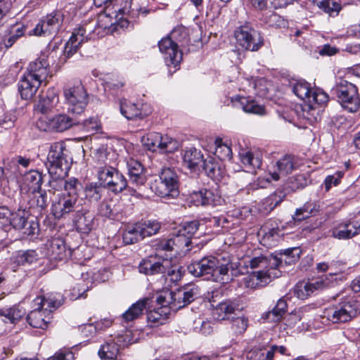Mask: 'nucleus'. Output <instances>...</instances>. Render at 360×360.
<instances>
[{
  "label": "nucleus",
  "instance_id": "obj_54",
  "mask_svg": "<svg viewBox=\"0 0 360 360\" xmlns=\"http://www.w3.org/2000/svg\"><path fill=\"white\" fill-rule=\"evenodd\" d=\"M262 20L268 26L272 27H285L287 26V21L276 13H266L262 16Z\"/></svg>",
  "mask_w": 360,
  "mask_h": 360
},
{
  "label": "nucleus",
  "instance_id": "obj_24",
  "mask_svg": "<svg viewBox=\"0 0 360 360\" xmlns=\"http://www.w3.org/2000/svg\"><path fill=\"white\" fill-rule=\"evenodd\" d=\"M295 168V158L290 155H286L280 158L270 169L269 174L274 181H278L281 176L291 173Z\"/></svg>",
  "mask_w": 360,
  "mask_h": 360
},
{
  "label": "nucleus",
  "instance_id": "obj_29",
  "mask_svg": "<svg viewBox=\"0 0 360 360\" xmlns=\"http://www.w3.org/2000/svg\"><path fill=\"white\" fill-rule=\"evenodd\" d=\"M73 223L78 232L89 233L94 226V216L86 210H77Z\"/></svg>",
  "mask_w": 360,
  "mask_h": 360
},
{
  "label": "nucleus",
  "instance_id": "obj_30",
  "mask_svg": "<svg viewBox=\"0 0 360 360\" xmlns=\"http://www.w3.org/2000/svg\"><path fill=\"white\" fill-rule=\"evenodd\" d=\"M202 169L206 175L214 181H220L225 174L222 162L211 156L203 160Z\"/></svg>",
  "mask_w": 360,
  "mask_h": 360
},
{
  "label": "nucleus",
  "instance_id": "obj_20",
  "mask_svg": "<svg viewBox=\"0 0 360 360\" xmlns=\"http://www.w3.org/2000/svg\"><path fill=\"white\" fill-rule=\"evenodd\" d=\"M331 236L338 240H347L360 233V221H343L330 230Z\"/></svg>",
  "mask_w": 360,
  "mask_h": 360
},
{
  "label": "nucleus",
  "instance_id": "obj_62",
  "mask_svg": "<svg viewBox=\"0 0 360 360\" xmlns=\"http://www.w3.org/2000/svg\"><path fill=\"white\" fill-rule=\"evenodd\" d=\"M173 239L175 246L180 249L188 248L191 243V239L189 236L182 233L179 229L174 234ZM188 250L189 248L187 249V250Z\"/></svg>",
  "mask_w": 360,
  "mask_h": 360
},
{
  "label": "nucleus",
  "instance_id": "obj_1",
  "mask_svg": "<svg viewBox=\"0 0 360 360\" xmlns=\"http://www.w3.org/2000/svg\"><path fill=\"white\" fill-rule=\"evenodd\" d=\"M187 269L195 277L211 275L220 278L223 283H226L232 279V275L229 274V271L233 270V267L229 256L210 255L191 262Z\"/></svg>",
  "mask_w": 360,
  "mask_h": 360
},
{
  "label": "nucleus",
  "instance_id": "obj_45",
  "mask_svg": "<svg viewBox=\"0 0 360 360\" xmlns=\"http://www.w3.org/2000/svg\"><path fill=\"white\" fill-rule=\"evenodd\" d=\"M287 307L288 305L286 301L283 298H281L278 300L276 306L273 308V309L265 313L262 316V318L264 319L269 320L271 322L278 321L286 313Z\"/></svg>",
  "mask_w": 360,
  "mask_h": 360
},
{
  "label": "nucleus",
  "instance_id": "obj_58",
  "mask_svg": "<svg viewBox=\"0 0 360 360\" xmlns=\"http://www.w3.org/2000/svg\"><path fill=\"white\" fill-rule=\"evenodd\" d=\"M81 188V184L76 178H70L66 180L64 186V193L62 194L70 196H75L79 199V191Z\"/></svg>",
  "mask_w": 360,
  "mask_h": 360
},
{
  "label": "nucleus",
  "instance_id": "obj_32",
  "mask_svg": "<svg viewBox=\"0 0 360 360\" xmlns=\"http://www.w3.org/2000/svg\"><path fill=\"white\" fill-rule=\"evenodd\" d=\"M183 162L186 167L192 171L199 169V165L203 163V155L200 150L191 147L182 153Z\"/></svg>",
  "mask_w": 360,
  "mask_h": 360
},
{
  "label": "nucleus",
  "instance_id": "obj_26",
  "mask_svg": "<svg viewBox=\"0 0 360 360\" xmlns=\"http://www.w3.org/2000/svg\"><path fill=\"white\" fill-rule=\"evenodd\" d=\"M46 255L51 260L62 261L68 257L65 243L60 238H53L46 244Z\"/></svg>",
  "mask_w": 360,
  "mask_h": 360
},
{
  "label": "nucleus",
  "instance_id": "obj_34",
  "mask_svg": "<svg viewBox=\"0 0 360 360\" xmlns=\"http://www.w3.org/2000/svg\"><path fill=\"white\" fill-rule=\"evenodd\" d=\"M271 281L269 270L254 271L244 278V283L247 288H256L266 285Z\"/></svg>",
  "mask_w": 360,
  "mask_h": 360
},
{
  "label": "nucleus",
  "instance_id": "obj_18",
  "mask_svg": "<svg viewBox=\"0 0 360 360\" xmlns=\"http://www.w3.org/2000/svg\"><path fill=\"white\" fill-rule=\"evenodd\" d=\"M128 170L129 182L131 187L140 188L144 186L147 181L145 174V169L140 162L133 158H129L126 160Z\"/></svg>",
  "mask_w": 360,
  "mask_h": 360
},
{
  "label": "nucleus",
  "instance_id": "obj_19",
  "mask_svg": "<svg viewBox=\"0 0 360 360\" xmlns=\"http://www.w3.org/2000/svg\"><path fill=\"white\" fill-rule=\"evenodd\" d=\"M24 74L37 79L42 84L45 82L49 74V63L47 57L43 55L30 62Z\"/></svg>",
  "mask_w": 360,
  "mask_h": 360
},
{
  "label": "nucleus",
  "instance_id": "obj_61",
  "mask_svg": "<svg viewBox=\"0 0 360 360\" xmlns=\"http://www.w3.org/2000/svg\"><path fill=\"white\" fill-rule=\"evenodd\" d=\"M124 84V78L119 75H112L105 82L106 88L115 92L121 90Z\"/></svg>",
  "mask_w": 360,
  "mask_h": 360
},
{
  "label": "nucleus",
  "instance_id": "obj_52",
  "mask_svg": "<svg viewBox=\"0 0 360 360\" xmlns=\"http://www.w3.org/2000/svg\"><path fill=\"white\" fill-rule=\"evenodd\" d=\"M116 155L114 152L108 150L105 146H101L94 150V158L99 163L104 165H111L112 159Z\"/></svg>",
  "mask_w": 360,
  "mask_h": 360
},
{
  "label": "nucleus",
  "instance_id": "obj_22",
  "mask_svg": "<svg viewBox=\"0 0 360 360\" xmlns=\"http://www.w3.org/2000/svg\"><path fill=\"white\" fill-rule=\"evenodd\" d=\"M220 196L210 189H201L193 191L188 198V202L195 206H216L219 204Z\"/></svg>",
  "mask_w": 360,
  "mask_h": 360
},
{
  "label": "nucleus",
  "instance_id": "obj_28",
  "mask_svg": "<svg viewBox=\"0 0 360 360\" xmlns=\"http://www.w3.org/2000/svg\"><path fill=\"white\" fill-rule=\"evenodd\" d=\"M41 84L37 79L23 74L18 82V91L21 98L24 100L32 98Z\"/></svg>",
  "mask_w": 360,
  "mask_h": 360
},
{
  "label": "nucleus",
  "instance_id": "obj_41",
  "mask_svg": "<svg viewBox=\"0 0 360 360\" xmlns=\"http://www.w3.org/2000/svg\"><path fill=\"white\" fill-rule=\"evenodd\" d=\"M120 212L121 207L119 202L113 199L103 200L98 207L100 214L109 219H115Z\"/></svg>",
  "mask_w": 360,
  "mask_h": 360
},
{
  "label": "nucleus",
  "instance_id": "obj_6",
  "mask_svg": "<svg viewBox=\"0 0 360 360\" xmlns=\"http://www.w3.org/2000/svg\"><path fill=\"white\" fill-rule=\"evenodd\" d=\"M46 165L49 174L58 176L68 175L70 164L68 161V150L64 142H55L51 145Z\"/></svg>",
  "mask_w": 360,
  "mask_h": 360
},
{
  "label": "nucleus",
  "instance_id": "obj_25",
  "mask_svg": "<svg viewBox=\"0 0 360 360\" xmlns=\"http://www.w3.org/2000/svg\"><path fill=\"white\" fill-rule=\"evenodd\" d=\"M42 182V174L37 170H30L23 176L20 187L21 191L34 194L41 191Z\"/></svg>",
  "mask_w": 360,
  "mask_h": 360
},
{
  "label": "nucleus",
  "instance_id": "obj_31",
  "mask_svg": "<svg viewBox=\"0 0 360 360\" xmlns=\"http://www.w3.org/2000/svg\"><path fill=\"white\" fill-rule=\"evenodd\" d=\"M231 101L235 103V105H238L245 112L258 115L266 114L264 106L258 104L257 101L250 97L236 96L233 97Z\"/></svg>",
  "mask_w": 360,
  "mask_h": 360
},
{
  "label": "nucleus",
  "instance_id": "obj_63",
  "mask_svg": "<svg viewBox=\"0 0 360 360\" xmlns=\"http://www.w3.org/2000/svg\"><path fill=\"white\" fill-rule=\"evenodd\" d=\"M164 276H167L170 281L176 282L181 279L183 276L181 267L177 265H172V262L169 260V265L165 269Z\"/></svg>",
  "mask_w": 360,
  "mask_h": 360
},
{
  "label": "nucleus",
  "instance_id": "obj_59",
  "mask_svg": "<svg viewBox=\"0 0 360 360\" xmlns=\"http://www.w3.org/2000/svg\"><path fill=\"white\" fill-rule=\"evenodd\" d=\"M67 176L68 175H62L58 176L56 174H50L51 179L49 182L50 187L49 191L54 193L56 191L64 190L65 182L66 181L65 180V177Z\"/></svg>",
  "mask_w": 360,
  "mask_h": 360
},
{
  "label": "nucleus",
  "instance_id": "obj_42",
  "mask_svg": "<svg viewBox=\"0 0 360 360\" xmlns=\"http://www.w3.org/2000/svg\"><path fill=\"white\" fill-rule=\"evenodd\" d=\"M319 212V205L315 202H307L300 208L296 210L293 216L295 221H302L312 216H316Z\"/></svg>",
  "mask_w": 360,
  "mask_h": 360
},
{
  "label": "nucleus",
  "instance_id": "obj_37",
  "mask_svg": "<svg viewBox=\"0 0 360 360\" xmlns=\"http://www.w3.org/2000/svg\"><path fill=\"white\" fill-rule=\"evenodd\" d=\"M148 302V298L141 299L134 303L124 313L122 314V319L125 322L133 321L143 315Z\"/></svg>",
  "mask_w": 360,
  "mask_h": 360
},
{
  "label": "nucleus",
  "instance_id": "obj_49",
  "mask_svg": "<svg viewBox=\"0 0 360 360\" xmlns=\"http://www.w3.org/2000/svg\"><path fill=\"white\" fill-rule=\"evenodd\" d=\"M214 155L220 161L230 160L232 158V150L231 147L223 143L222 139L217 138L214 141Z\"/></svg>",
  "mask_w": 360,
  "mask_h": 360
},
{
  "label": "nucleus",
  "instance_id": "obj_7",
  "mask_svg": "<svg viewBox=\"0 0 360 360\" xmlns=\"http://www.w3.org/2000/svg\"><path fill=\"white\" fill-rule=\"evenodd\" d=\"M359 310L357 302L353 298H347L325 309L321 317L333 323H346L354 318Z\"/></svg>",
  "mask_w": 360,
  "mask_h": 360
},
{
  "label": "nucleus",
  "instance_id": "obj_12",
  "mask_svg": "<svg viewBox=\"0 0 360 360\" xmlns=\"http://www.w3.org/2000/svg\"><path fill=\"white\" fill-rule=\"evenodd\" d=\"M96 31V25H92L90 22L85 23L72 32L70 39L65 44L63 57L67 60L72 57L78 50L81 44L93 37Z\"/></svg>",
  "mask_w": 360,
  "mask_h": 360
},
{
  "label": "nucleus",
  "instance_id": "obj_44",
  "mask_svg": "<svg viewBox=\"0 0 360 360\" xmlns=\"http://www.w3.org/2000/svg\"><path fill=\"white\" fill-rule=\"evenodd\" d=\"M248 262L251 269H273L278 265L276 257H268L262 254L252 257L249 259Z\"/></svg>",
  "mask_w": 360,
  "mask_h": 360
},
{
  "label": "nucleus",
  "instance_id": "obj_27",
  "mask_svg": "<svg viewBox=\"0 0 360 360\" xmlns=\"http://www.w3.org/2000/svg\"><path fill=\"white\" fill-rule=\"evenodd\" d=\"M238 307L239 303L236 300H225L214 308L213 316L219 321L229 319L235 314Z\"/></svg>",
  "mask_w": 360,
  "mask_h": 360
},
{
  "label": "nucleus",
  "instance_id": "obj_11",
  "mask_svg": "<svg viewBox=\"0 0 360 360\" xmlns=\"http://www.w3.org/2000/svg\"><path fill=\"white\" fill-rule=\"evenodd\" d=\"M64 96L68 105V111L81 116L88 103L87 94L81 83L64 89Z\"/></svg>",
  "mask_w": 360,
  "mask_h": 360
},
{
  "label": "nucleus",
  "instance_id": "obj_21",
  "mask_svg": "<svg viewBox=\"0 0 360 360\" xmlns=\"http://www.w3.org/2000/svg\"><path fill=\"white\" fill-rule=\"evenodd\" d=\"M169 265L168 259L150 257L139 264V270L146 275L163 274Z\"/></svg>",
  "mask_w": 360,
  "mask_h": 360
},
{
  "label": "nucleus",
  "instance_id": "obj_23",
  "mask_svg": "<svg viewBox=\"0 0 360 360\" xmlns=\"http://www.w3.org/2000/svg\"><path fill=\"white\" fill-rule=\"evenodd\" d=\"M327 286H328V282L323 281V279L311 282L302 281L295 285L293 292L297 298L305 300L312 295L316 291Z\"/></svg>",
  "mask_w": 360,
  "mask_h": 360
},
{
  "label": "nucleus",
  "instance_id": "obj_35",
  "mask_svg": "<svg viewBox=\"0 0 360 360\" xmlns=\"http://www.w3.org/2000/svg\"><path fill=\"white\" fill-rule=\"evenodd\" d=\"M38 259L39 255L34 250H18L13 253L11 262L15 266H19L30 265L36 262Z\"/></svg>",
  "mask_w": 360,
  "mask_h": 360
},
{
  "label": "nucleus",
  "instance_id": "obj_51",
  "mask_svg": "<svg viewBox=\"0 0 360 360\" xmlns=\"http://www.w3.org/2000/svg\"><path fill=\"white\" fill-rule=\"evenodd\" d=\"M10 224L17 230H22L27 223V212L25 210L18 209L11 214Z\"/></svg>",
  "mask_w": 360,
  "mask_h": 360
},
{
  "label": "nucleus",
  "instance_id": "obj_48",
  "mask_svg": "<svg viewBox=\"0 0 360 360\" xmlns=\"http://www.w3.org/2000/svg\"><path fill=\"white\" fill-rule=\"evenodd\" d=\"M260 233L263 235V240L268 242L270 245H274L282 235L278 226L274 227L268 224L261 229Z\"/></svg>",
  "mask_w": 360,
  "mask_h": 360
},
{
  "label": "nucleus",
  "instance_id": "obj_64",
  "mask_svg": "<svg viewBox=\"0 0 360 360\" xmlns=\"http://www.w3.org/2000/svg\"><path fill=\"white\" fill-rule=\"evenodd\" d=\"M251 360H273V351L269 349H259L252 350L249 353Z\"/></svg>",
  "mask_w": 360,
  "mask_h": 360
},
{
  "label": "nucleus",
  "instance_id": "obj_38",
  "mask_svg": "<svg viewBox=\"0 0 360 360\" xmlns=\"http://www.w3.org/2000/svg\"><path fill=\"white\" fill-rule=\"evenodd\" d=\"M139 222L127 226L122 233V240L124 244L131 245L143 239L142 229Z\"/></svg>",
  "mask_w": 360,
  "mask_h": 360
},
{
  "label": "nucleus",
  "instance_id": "obj_9",
  "mask_svg": "<svg viewBox=\"0 0 360 360\" xmlns=\"http://www.w3.org/2000/svg\"><path fill=\"white\" fill-rule=\"evenodd\" d=\"M234 36L238 45L247 51H256L264 44L260 32L253 28L249 22L238 27L234 32Z\"/></svg>",
  "mask_w": 360,
  "mask_h": 360
},
{
  "label": "nucleus",
  "instance_id": "obj_13",
  "mask_svg": "<svg viewBox=\"0 0 360 360\" xmlns=\"http://www.w3.org/2000/svg\"><path fill=\"white\" fill-rule=\"evenodd\" d=\"M143 145L148 150L152 151L159 150L161 153H173L177 150L179 143L176 140L162 136L158 132H150L142 137Z\"/></svg>",
  "mask_w": 360,
  "mask_h": 360
},
{
  "label": "nucleus",
  "instance_id": "obj_43",
  "mask_svg": "<svg viewBox=\"0 0 360 360\" xmlns=\"http://www.w3.org/2000/svg\"><path fill=\"white\" fill-rule=\"evenodd\" d=\"M120 352L119 345L113 340H108L102 345L98 350V356L101 359L117 360Z\"/></svg>",
  "mask_w": 360,
  "mask_h": 360
},
{
  "label": "nucleus",
  "instance_id": "obj_47",
  "mask_svg": "<svg viewBox=\"0 0 360 360\" xmlns=\"http://www.w3.org/2000/svg\"><path fill=\"white\" fill-rule=\"evenodd\" d=\"M292 92L297 98L309 103L312 93V88L309 83L305 81H297L292 85Z\"/></svg>",
  "mask_w": 360,
  "mask_h": 360
},
{
  "label": "nucleus",
  "instance_id": "obj_14",
  "mask_svg": "<svg viewBox=\"0 0 360 360\" xmlns=\"http://www.w3.org/2000/svg\"><path fill=\"white\" fill-rule=\"evenodd\" d=\"M158 47L168 67L176 68L180 64L183 58L182 52L170 37L162 38L158 43Z\"/></svg>",
  "mask_w": 360,
  "mask_h": 360
},
{
  "label": "nucleus",
  "instance_id": "obj_8",
  "mask_svg": "<svg viewBox=\"0 0 360 360\" xmlns=\"http://www.w3.org/2000/svg\"><path fill=\"white\" fill-rule=\"evenodd\" d=\"M79 123L80 120L77 115L72 114L70 116L61 113L52 117L43 115L37 120L36 125L42 131L60 133Z\"/></svg>",
  "mask_w": 360,
  "mask_h": 360
},
{
  "label": "nucleus",
  "instance_id": "obj_53",
  "mask_svg": "<svg viewBox=\"0 0 360 360\" xmlns=\"http://www.w3.org/2000/svg\"><path fill=\"white\" fill-rule=\"evenodd\" d=\"M313 3L330 15H337L341 9L340 4L332 0H313Z\"/></svg>",
  "mask_w": 360,
  "mask_h": 360
},
{
  "label": "nucleus",
  "instance_id": "obj_15",
  "mask_svg": "<svg viewBox=\"0 0 360 360\" xmlns=\"http://www.w3.org/2000/svg\"><path fill=\"white\" fill-rule=\"evenodd\" d=\"M79 199L75 196L61 194L58 200L52 205L51 212L56 219L66 218L70 213L77 211Z\"/></svg>",
  "mask_w": 360,
  "mask_h": 360
},
{
  "label": "nucleus",
  "instance_id": "obj_56",
  "mask_svg": "<svg viewBox=\"0 0 360 360\" xmlns=\"http://www.w3.org/2000/svg\"><path fill=\"white\" fill-rule=\"evenodd\" d=\"M103 187L99 184L91 183L86 186L84 195L90 202H98L102 196Z\"/></svg>",
  "mask_w": 360,
  "mask_h": 360
},
{
  "label": "nucleus",
  "instance_id": "obj_17",
  "mask_svg": "<svg viewBox=\"0 0 360 360\" xmlns=\"http://www.w3.org/2000/svg\"><path fill=\"white\" fill-rule=\"evenodd\" d=\"M157 302L161 305L160 307L150 311L147 314L148 322L151 327L164 324L171 311H173L165 295H159L157 297Z\"/></svg>",
  "mask_w": 360,
  "mask_h": 360
},
{
  "label": "nucleus",
  "instance_id": "obj_57",
  "mask_svg": "<svg viewBox=\"0 0 360 360\" xmlns=\"http://www.w3.org/2000/svg\"><path fill=\"white\" fill-rule=\"evenodd\" d=\"M143 238L156 234L160 229V223L156 220L139 221Z\"/></svg>",
  "mask_w": 360,
  "mask_h": 360
},
{
  "label": "nucleus",
  "instance_id": "obj_16",
  "mask_svg": "<svg viewBox=\"0 0 360 360\" xmlns=\"http://www.w3.org/2000/svg\"><path fill=\"white\" fill-rule=\"evenodd\" d=\"M120 110L127 120H142L151 112L148 105L136 104L125 98H122L120 101Z\"/></svg>",
  "mask_w": 360,
  "mask_h": 360
},
{
  "label": "nucleus",
  "instance_id": "obj_33",
  "mask_svg": "<svg viewBox=\"0 0 360 360\" xmlns=\"http://www.w3.org/2000/svg\"><path fill=\"white\" fill-rule=\"evenodd\" d=\"M58 96L54 89H49L45 96H41L35 106V110L42 114L51 112L58 103Z\"/></svg>",
  "mask_w": 360,
  "mask_h": 360
},
{
  "label": "nucleus",
  "instance_id": "obj_60",
  "mask_svg": "<svg viewBox=\"0 0 360 360\" xmlns=\"http://www.w3.org/2000/svg\"><path fill=\"white\" fill-rule=\"evenodd\" d=\"M32 34L35 36L39 37H47L54 34L53 32H51V29L49 26V23H47L44 18L41 19L32 30Z\"/></svg>",
  "mask_w": 360,
  "mask_h": 360
},
{
  "label": "nucleus",
  "instance_id": "obj_40",
  "mask_svg": "<svg viewBox=\"0 0 360 360\" xmlns=\"http://www.w3.org/2000/svg\"><path fill=\"white\" fill-rule=\"evenodd\" d=\"M25 314V309L19 305L0 309V316L4 317L3 320L5 323L15 324Z\"/></svg>",
  "mask_w": 360,
  "mask_h": 360
},
{
  "label": "nucleus",
  "instance_id": "obj_46",
  "mask_svg": "<svg viewBox=\"0 0 360 360\" xmlns=\"http://www.w3.org/2000/svg\"><path fill=\"white\" fill-rule=\"evenodd\" d=\"M239 155L242 163L248 169H255L261 167L262 158L259 153L255 154L251 151L243 150Z\"/></svg>",
  "mask_w": 360,
  "mask_h": 360
},
{
  "label": "nucleus",
  "instance_id": "obj_2",
  "mask_svg": "<svg viewBox=\"0 0 360 360\" xmlns=\"http://www.w3.org/2000/svg\"><path fill=\"white\" fill-rule=\"evenodd\" d=\"M58 294L37 297L32 302L33 309L27 314V321L32 328L45 329L52 319V312L61 304Z\"/></svg>",
  "mask_w": 360,
  "mask_h": 360
},
{
  "label": "nucleus",
  "instance_id": "obj_5",
  "mask_svg": "<svg viewBox=\"0 0 360 360\" xmlns=\"http://www.w3.org/2000/svg\"><path fill=\"white\" fill-rule=\"evenodd\" d=\"M151 190L161 198H174L179 195V176L170 167H165L159 173L158 179L150 185Z\"/></svg>",
  "mask_w": 360,
  "mask_h": 360
},
{
  "label": "nucleus",
  "instance_id": "obj_3",
  "mask_svg": "<svg viewBox=\"0 0 360 360\" xmlns=\"http://www.w3.org/2000/svg\"><path fill=\"white\" fill-rule=\"evenodd\" d=\"M97 177L100 185L111 192L117 194L127 190L131 195L140 197L141 195L134 187L128 185L125 176L116 167L103 165L98 167Z\"/></svg>",
  "mask_w": 360,
  "mask_h": 360
},
{
  "label": "nucleus",
  "instance_id": "obj_10",
  "mask_svg": "<svg viewBox=\"0 0 360 360\" xmlns=\"http://www.w3.org/2000/svg\"><path fill=\"white\" fill-rule=\"evenodd\" d=\"M164 295L173 311H176L195 300L200 295V290L195 284H189L175 291L165 292Z\"/></svg>",
  "mask_w": 360,
  "mask_h": 360
},
{
  "label": "nucleus",
  "instance_id": "obj_55",
  "mask_svg": "<svg viewBox=\"0 0 360 360\" xmlns=\"http://www.w3.org/2000/svg\"><path fill=\"white\" fill-rule=\"evenodd\" d=\"M25 27L22 23H16L11 30L10 35L4 40V44L6 48L11 47L13 44L21 37L24 35Z\"/></svg>",
  "mask_w": 360,
  "mask_h": 360
},
{
  "label": "nucleus",
  "instance_id": "obj_39",
  "mask_svg": "<svg viewBox=\"0 0 360 360\" xmlns=\"http://www.w3.org/2000/svg\"><path fill=\"white\" fill-rule=\"evenodd\" d=\"M347 269V263L342 260H333L330 262L329 273L323 281L328 282V285L333 281L343 278L342 274Z\"/></svg>",
  "mask_w": 360,
  "mask_h": 360
},
{
  "label": "nucleus",
  "instance_id": "obj_50",
  "mask_svg": "<svg viewBox=\"0 0 360 360\" xmlns=\"http://www.w3.org/2000/svg\"><path fill=\"white\" fill-rule=\"evenodd\" d=\"M44 19L47 23H49V26L51 29V32L56 34L62 26L64 20V15L60 11H55L48 14L44 17Z\"/></svg>",
  "mask_w": 360,
  "mask_h": 360
},
{
  "label": "nucleus",
  "instance_id": "obj_4",
  "mask_svg": "<svg viewBox=\"0 0 360 360\" xmlns=\"http://www.w3.org/2000/svg\"><path fill=\"white\" fill-rule=\"evenodd\" d=\"M331 94L335 96L342 108L349 112H356L360 108V96L357 86L343 78H338Z\"/></svg>",
  "mask_w": 360,
  "mask_h": 360
},
{
  "label": "nucleus",
  "instance_id": "obj_36",
  "mask_svg": "<svg viewBox=\"0 0 360 360\" xmlns=\"http://www.w3.org/2000/svg\"><path fill=\"white\" fill-rule=\"evenodd\" d=\"M294 112L297 115L300 124H313L316 120V110L311 103L297 106Z\"/></svg>",
  "mask_w": 360,
  "mask_h": 360
}]
</instances>
